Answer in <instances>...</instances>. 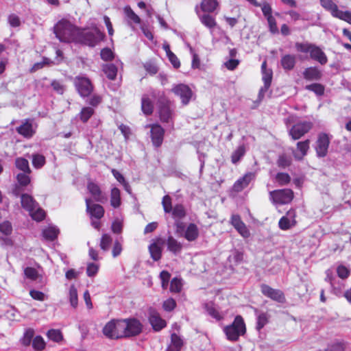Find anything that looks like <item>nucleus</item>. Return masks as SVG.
<instances>
[{
	"label": "nucleus",
	"mask_w": 351,
	"mask_h": 351,
	"mask_svg": "<svg viewBox=\"0 0 351 351\" xmlns=\"http://www.w3.org/2000/svg\"><path fill=\"white\" fill-rule=\"evenodd\" d=\"M79 28L66 19H61L53 27V33L62 43H75Z\"/></svg>",
	"instance_id": "f257e3e1"
},
{
	"label": "nucleus",
	"mask_w": 351,
	"mask_h": 351,
	"mask_svg": "<svg viewBox=\"0 0 351 351\" xmlns=\"http://www.w3.org/2000/svg\"><path fill=\"white\" fill-rule=\"evenodd\" d=\"M104 38L105 34L98 28H95L92 30L79 28L75 43L93 47L103 40Z\"/></svg>",
	"instance_id": "f03ea898"
},
{
	"label": "nucleus",
	"mask_w": 351,
	"mask_h": 351,
	"mask_svg": "<svg viewBox=\"0 0 351 351\" xmlns=\"http://www.w3.org/2000/svg\"><path fill=\"white\" fill-rule=\"evenodd\" d=\"M228 340L237 341L241 336L246 332V327L243 318L241 315H237L233 322L225 326L223 329Z\"/></svg>",
	"instance_id": "7ed1b4c3"
},
{
	"label": "nucleus",
	"mask_w": 351,
	"mask_h": 351,
	"mask_svg": "<svg viewBox=\"0 0 351 351\" xmlns=\"http://www.w3.org/2000/svg\"><path fill=\"white\" fill-rule=\"evenodd\" d=\"M295 47L299 52L309 53L311 58L318 62L322 65L326 64L328 62V58L325 53L319 47L315 44L297 43Z\"/></svg>",
	"instance_id": "20e7f679"
},
{
	"label": "nucleus",
	"mask_w": 351,
	"mask_h": 351,
	"mask_svg": "<svg viewBox=\"0 0 351 351\" xmlns=\"http://www.w3.org/2000/svg\"><path fill=\"white\" fill-rule=\"evenodd\" d=\"M162 206L165 213H171V217L176 220H182L186 217L187 213L182 204L172 206V199L170 195H165L162 199Z\"/></svg>",
	"instance_id": "39448f33"
},
{
	"label": "nucleus",
	"mask_w": 351,
	"mask_h": 351,
	"mask_svg": "<svg viewBox=\"0 0 351 351\" xmlns=\"http://www.w3.org/2000/svg\"><path fill=\"white\" fill-rule=\"evenodd\" d=\"M291 118L285 119V123L288 128L289 135L293 141L298 140L308 133L313 127V123L308 121H301L289 125Z\"/></svg>",
	"instance_id": "423d86ee"
},
{
	"label": "nucleus",
	"mask_w": 351,
	"mask_h": 351,
	"mask_svg": "<svg viewBox=\"0 0 351 351\" xmlns=\"http://www.w3.org/2000/svg\"><path fill=\"white\" fill-rule=\"evenodd\" d=\"M123 322L122 319H111L102 329L103 334L110 339L125 338Z\"/></svg>",
	"instance_id": "0eeeda50"
},
{
	"label": "nucleus",
	"mask_w": 351,
	"mask_h": 351,
	"mask_svg": "<svg viewBox=\"0 0 351 351\" xmlns=\"http://www.w3.org/2000/svg\"><path fill=\"white\" fill-rule=\"evenodd\" d=\"M293 197V191L290 189L275 190L270 192V198L276 205L288 204L291 202Z\"/></svg>",
	"instance_id": "6e6552de"
},
{
	"label": "nucleus",
	"mask_w": 351,
	"mask_h": 351,
	"mask_svg": "<svg viewBox=\"0 0 351 351\" xmlns=\"http://www.w3.org/2000/svg\"><path fill=\"white\" fill-rule=\"evenodd\" d=\"M158 114L162 123L173 122V110L171 108V101L165 97L158 99Z\"/></svg>",
	"instance_id": "1a4fd4ad"
},
{
	"label": "nucleus",
	"mask_w": 351,
	"mask_h": 351,
	"mask_svg": "<svg viewBox=\"0 0 351 351\" xmlns=\"http://www.w3.org/2000/svg\"><path fill=\"white\" fill-rule=\"evenodd\" d=\"M74 84L79 95L82 97H87L91 95L94 86L89 78L82 76H76Z\"/></svg>",
	"instance_id": "9d476101"
},
{
	"label": "nucleus",
	"mask_w": 351,
	"mask_h": 351,
	"mask_svg": "<svg viewBox=\"0 0 351 351\" xmlns=\"http://www.w3.org/2000/svg\"><path fill=\"white\" fill-rule=\"evenodd\" d=\"M331 136L324 132L318 134L315 144L316 155L318 158H324L327 156Z\"/></svg>",
	"instance_id": "9b49d317"
},
{
	"label": "nucleus",
	"mask_w": 351,
	"mask_h": 351,
	"mask_svg": "<svg viewBox=\"0 0 351 351\" xmlns=\"http://www.w3.org/2000/svg\"><path fill=\"white\" fill-rule=\"evenodd\" d=\"M125 338L134 337L142 332L143 325L136 318L123 319Z\"/></svg>",
	"instance_id": "f8f14e48"
},
{
	"label": "nucleus",
	"mask_w": 351,
	"mask_h": 351,
	"mask_svg": "<svg viewBox=\"0 0 351 351\" xmlns=\"http://www.w3.org/2000/svg\"><path fill=\"white\" fill-rule=\"evenodd\" d=\"M296 224V210L291 208L279 219L278 228L281 230L286 231L293 228Z\"/></svg>",
	"instance_id": "ddd939ff"
},
{
	"label": "nucleus",
	"mask_w": 351,
	"mask_h": 351,
	"mask_svg": "<svg viewBox=\"0 0 351 351\" xmlns=\"http://www.w3.org/2000/svg\"><path fill=\"white\" fill-rule=\"evenodd\" d=\"M85 202L86 212L89 215L91 219H95L100 220L102 217H104L105 210L101 205L93 203L90 198H86L85 199Z\"/></svg>",
	"instance_id": "4468645a"
},
{
	"label": "nucleus",
	"mask_w": 351,
	"mask_h": 351,
	"mask_svg": "<svg viewBox=\"0 0 351 351\" xmlns=\"http://www.w3.org/2000/svg\"><path fill=\"white\" fill-rule=\"evenodd\" d=\"M171 90L176 95L180 97L183 105H187L193 96L191 89L184 84L176 85Z\"/></svg>",
	"instance_id": "2eb2a0df"
},
{
	"label": "nucleus",
	"mask_w": 351,
	"mask_h": 351,
	"mask_svg": "<svg viewBox=\"0 0 351 351\" xmlns=\"http://www.w3.org/2000/svg\"><path fill=\"white\" fill-rule=\"evenodd\" d=\"M149 127L152 143L155 147H160L163 143L165 130L159 124H152Z\"/></svg>",
	"instance_id": "dca6fc26"
},
{
	"label": "nucleus",
	"mask_w": 351,
	"mask_h": 351,
	"mask_svg": "<svg viewBox=\"0 0 351 351\" xmlns=\"http://www.w3.org/2000/svg\"><path fill=\"white\" fill-rule=\"evenodd\" d=\"M87 190L95 202L104 204L107 201L106 193L97 183L89 181L87 184Z\"/></svg>",
	"instance_id": "f3484780"
},
{
	"label": "nucleus",
	"mask_w": 351,
	"mask_h": 351,
	"mask_svg": "<svg viewBox=\"0 0 351 351\" xmlns=\"http://www.w3.org/2000/svg\"><path fill=\"white\" fill-rule=\"evenodd\" d=\"M230 223L243 237L248 238L250 236V230L242 221L239 215H232Z\"/></svg>",
	"instance_id": "a211bd4d"
},
{
	"label": "nucleus",
	"mask_w": 351,
	"mask_h": 351,
	"mask_svg": "<svg viewBox=\"0 0 351 351\" xmlns=\"http://www.w3.org/2000/svg\"><path fill=\"white\" fill-rule=\"evenodd\" d=\"M149 322L155 331H160L167 326L166 321L153 308L149 310Z\"/></svg>",
	"instance_id": "6ab92c4d"
},
{
	"label": "nucleus",
	"mask_w": 351,
	"mask_h": 351,
	"mask_svg": "<svg viewBox=\"0 0 351 351\" xmlns=\"http://www.w3.org/2000/svg\"><path fill=\"white\" fill-rule=\"evenodd\" d=\"M255 177L254 173L252 172L246 173L243 177L238 179L233 184L232 191L234 193L241 192L247 188L252 180Z\"/></svg>",
	"instance_id": "aec40b11"
},
{
	"label": "nucleus",
	"mask_w": 351,
	"mask_h": 351,
	"mask_svg": "<svg viewBox=\"0 0 351 351\" xmlns=\"http://www.w3.org/2000/svg\"><path fill=\"white\" fill-rule=\"evenodd\" d=\"M17 133L25 138H31L35 134L32 120L26 119L21 125L16 128Z\"/></svg>",
	"instance_id": "412c9836"
},
{
	"label": "nucleus",
	"mask_w": 351,
	"mask_h": 351,
	"mask_svg": "<svg viewBox=\"0 0 351 351\" xmlns=\"http://www.w3.org/2000/svg\"><path fill=\"white\" fill-rule=\"evenodd\" d=\"M265 295L278 303H285L286 301L284 293L280 289L271 288L265 285Z\"/></svg>",
	"instance_id": "4be33fe9"
},
{
	"label": "nucleus",
	"mask_w": 351,
	"mask_h": 351,
	"mask_svg": "<svg viewBox=\"0 0 351 351\" xmlns=\"http://www.w3.org/2000/svg\"><path fill=\"white\" fill-rule=\"evenodd\" d=\"M162 243L163 241L159 238L155 242L150 244L148 247L150 256L154 261H158L162 257Z\"/></svg>",
	"instance_id": "5701e85b"
},
{
	"label": "nucleus",
	"mask_w": 351,
	"mask_h": 351,
	"mask_svg": "<svg viewBox=\"0 0 351 351\" xmlns=\"http://www.w3.org/2000/svg\"><path fill=\"white\" fill-rule=\"evenodd\" d=\"M302 75L307 81H318L322 77L321 71L316 66H310L305 69Z\"/></svg>",
	"instance_id": "b1692460"
},
{
	"label": "nucleus",
	"mask_w": 351,
	"mask_h": 351,
	"mask_svg": "<svg viewBox=\"0 0 351 351\" xmlns=\"http://www.w3.org/2000/svg\"><path fill=\"white\" fill-rule=\"evenodd\" d=\"M21 206L29 213L32 212L33 210H35L38 206V203L33 198V197L27 193L21 195Z\"/></svg>",
	"instance_id": "393cba45"
},
{
	"label": "nucleus",
	"mask_w": 351,
	"mask_h": 351,
	"mask_svg": "<svg viewBox=\"0 0 351 351\" xmlns=\"http://www.w3.org/2000/svg\"><path fill=\"white\" fill-rule=\"evenodd\" d=\"M310 141L308 139L304 141H300L297 143V150L293 152L294 157L298 160H301L302 158L307 154L309 149Z\"/></svg>",
	"instance_id": "a878e982"
},
{
	"label": "nucleus",
	"mask_w": 351,
	"mask_h": 351,
	"mask_svg": "<svg viewBox=\"0 0 351 351\" xmlns=\"http://www.w3.org/2000/svg\"><path fill=\"white\" fill-rule=\"evenodd\" d=\"M321 6L326 11L329 12L330 14L336 18L339 12L337 5L333 0H319Z\"/></svg>",
	"instance_id": "bb28decb"
},
{
	"label": "nucleus",
	"mask_w": 351,
	"mask_h": 351,
	"mask_svg": "<svg viewBox=\"0 0 351 351\" xmlns=\"http://www.w3.org/2000/svg\"><path fill=\"white\" fill-rule=\"evenodd\" d=\"M167 250L174 254L180 253L182 250V245L172 236H169L167 239Z\"/></svg>",
	"instance_id": "cd10ccee"
},
{
	"label": "nucleus",
	"mask_w": 351,
	"mask_h": 351,
	"mask_svg": "<svg viewBox=\"0 0 351 351\" xmlns=\"http://www.w3.org/2000/svg\"><path fill=\"white\" fill-rule=\"evenodd\" d=\"M296 63L295 55L287 54L283 56L280 60V64L285 71H291Z\"/></svg>",
	"instance_id": "c85d7f7f"
},
{
	"label": "nucleus",
	"mask_w": 351,
	"mask_h": 351,
	"mask_svg": "<svg viewBox=\"0 0 351 351\" xmlns=\"http://www.w3.org/2000/svg\"><path fill=\"white\" fill-rule=\"evenodd\" d=\"M199 230L196 224L191 223L188 225L184 237L189 241H193L197 239Z\"/></svg>",
	"instance_id": "c756f323"
},
{
	"label": "nucleus",
	"mask_w": 351,
	"mask_h": 351,
	"mask_svg": "<svg viewBox=\"0 0 351 351\" xmlns=\"http://www.w3.org/2000/svg\"><path fill=\"white\" fill-rule=\"evenodd\" d=\"M219 5L217 0H202L200 8L204 12L213 13L217 9Z\"/></svg>",
	"instance_id": "7c9ffc66"
},
{
	"label": "nucleus",
	"mask_w": 351,
	"mask_h": 351,
	"mask_svg": "<svg viewBox=\"0 0 351 351\" xmlns=\"http://www.w3.org/2000/svg\"><path fill=\"white\" fill-rule=\"evenodd\" d=\"M183 346L182 339L176 333L171 335V343L167 348V351H180Z\"/></svg>",
	"instance_id": "2f4dec72"
},
{
	"label": "nucleus",
	"mask_w": 351,
	"mask_h": 351,
	"mask_svg": "<svg viewBox=\"0 0 351 351\" xmlns=\"http://www.w3.org/2000/svg\"><path fill=\"white\" fill-rule=\"evenodd\" d=\"M141 110L146 115H151L153 113V102L147 95H143L141 99Z\"/></svg>",
	"instance_id": "473e14b6"
},
{
	"label": "nucleus",
	"mask_w": 351,
	"mask_h": 351,
	"mask_svg": "<svg viewBox=\"0 0 351 351\" xmlns=\"http://www.w3.org/2000/svg\"><path fill=\"white\" fill-rule=\"evenodd\" d=\"M121 204V199L120 190L117 187H114L110 191V205L114 208H117Z\"/></svg>",
	"instance_id": "72a5a7b5"
},
{
	"label": "nucleus",
	"mask_w": 351,
	"mask_h": 351,
	"mask_svg": "<svg viewBox=\"0 0 351 351\" xmlns=\"http://www.w3.org/2000/svg\"><path fill=\"white\" fill-rule=\"evenodd\" d=\"M15 166L19 170H21L25 173L30 174L32 173V170L29 168V162L24 158H16L15 160Z\"/></svg>",
	"instance_id": "f704fd0d"
},
{
	"label": "nucleus",
	"mask_w": 351,
	"mask_h": 351,
	"mask_svg": "<svg viewBox=\"0 0 351 351\" xmlns=\"http://www.w3.org/2000/svg\"><path fill=\"white\" fill-rule=\"evenodd\" d=\"M94 114L95 110L93 108L90 106L83 107L79 113V118L82 123H85Z\"/></svg>",
	"instance_id": "c9c22d12"
},
{
	"label": "nucleus",
	"mask_w": 351,
	"mask_h": 351,
	"mask_svg": "<svg viewBox=\"0 0 351 351\" xmlns=\"http://www.w3.org/2000/svg\"><path fill=\"white\" fill-rule=\"evenodd\" d=\"M124 13L128 19L134 24L138 25L141 22V18L133 11L129 5H126L124 8Z\"/></svg>",
	"instance_id": "e433bc0d"
},
{
	"label": "nucleus",
	"mask_w": 351,
	"mask_h": 351,
	"mask_svg": "<svg viewBox=\"0 0 351 351\" xmlns=\"http://www.w3.org/2000/svg\"><path fill=\"white\" fill-rule=\"evenodd\" d=\"M103 71L109 80H114L117 75V67L114 64H108L104 66Z\"/></svg>",
	"instance_id": "4c0bfd02"
},
{
	"label": "nucleus",
	"mask_w": 351,
	"mask_h": 351,
	"mask_svg": "<svg viewBox=\"0 0 351 351\" xmlns=\"http://www.w3.org/2000/svg\"><path fill=\"white\" fill-rule=\"evenodd\" d=\"M346 344L343 341H335L327 345L324 349H319L318 351H345Z\"/></svg>",
	"instance_id": "58836bf2"
},
{
	"label": "nucleus",
	"mask_w": 351,
	"mask_h": 351,
	"mask_svg": "<svg viewBox=\"0 0 351 351\" xmlns=\"http://www.w3.org/2000/svg\"><path fill=\"white\" fill-rule=\"evenodd\" d=\"M304 88L307 90L313 92L317 96H322L324 94L325 87L319 83H313L305 86Z\"/></svg>",
	"instance_id": "ea45409f"
},
{
	"label": "nucleus",
	"mask_w": 351,
	"mask_h": 351,
	"mask_svg": "<svg viewBox=\"0 0 351 351\" xmlns=\"http://www.w3.org/2000/svg\"><path fill=\"white\" fill-rule=\"evenodd\" d=\"M201 23L209 29H213L217 25V22L213 16L209 14H203L199 17Z\"/></svg>",
	"instance_id": "a19ab883"
},
{
	"label": "nucleus",
	"mask_w": 351,
	"mask_h": 351,
	"mask_svg": "<svg viewBox=\"0 0 351 351\" xmlns=\"http://www.w3.org/2000/svg\"><path fill=\"white\" fill-rule=\"evenodd\" d=\"M245 154V147L244 145H239L235 149L231 156V161L233 164L237 163Z\"/></svg>",
	"instance_id": "79ce46f5"
},
{
	"label": "nucleus",
	"mask_w": 351,
	"mask_h": 351,
	"mask_svg": "<svg viewBox=\"0 0 351 351\" xmlns=\"http://www.w3.org/2000/svg\"><path fill=\"white\" fill-rule=\"evenodd\" d=\"M32 165L36 169L42 168L46 162L45 157L40 154H34L32 155Z\"/></svg>",
	"instance_id": "37998d69"
},
{
	"label": "nucleus",
	"mask_w": 351,
	"mask_h": 351,
	"mask_svg": "<svg viewBox=\"0 0 351 351\" xmlns=\"http://www.w3.org/2000/svg\"><path fill=\"white\" fill-rule=\"evenodd\" d=\"M112 243V239L108 234H104L100 239L99 247L104 252H106L109 250L110 246Z\"/></svg>",
	"instance_id": "c03bdc74"
},
{
	"label": "nucleus",
	"mask_w": 351,
	"mask_h": 351,
	"mask_svg": "<svg viewBox=\"0 0 351 351\" xmlns=\"http://www.w3.org/2000/svg\"><path fill=\"white\" fill-rule=\"evenodd\" d=\"M29 213L32 218L36 221H41L44 220L46 217L45 211L38 206L35 210H32V212Z\"/></svg>",
	"instance_id": "a18cd8bd"
},
{
	"label": "nucleus",
	"mask_w": 351,
	"mask_h": 351,
	"mask_svg": "<svg viewBox=\"0 0 351 351\" xmlns=\"http://www.w3.org/2000/svg\"><path fill=\"white\" fill-rule=\"evenodd\" d=\"M47 337L56 343H59L63 340V335L60 330L51 329L47 332Z\"/></svg>",
	"instance_id": "49530a36"
},
{
	"label": "nucleus",
	"mask_w": 351,
	"mask_h": 351,
	"mask_svg": "<svg viewBox=\"0 0 351 351\" xmlns=\"http://www.w3.org/2000/svg\"><path fill=\"white\" fill-rule=\"evenodd\" d=\"M69 301L71 306L76 308L78 305L77 291L74 285H71L69 289Z\"/></svg>",
	"instance_id": "de8ad7c7"
},
{
	"label": "nucleus",
	"mask_w": 351,
	"mask_h": 351,
	"mask_svg": "<svg viewBox=\"0 0 351 351\" xmlns=\"http://www.w3.org/2000/svg\"><path fill=\"white\" fill-rule=\"evenodd\" d=\"M182 289V280L178 278H173L170 282L169 290L172 293H178Z\"/></svg>",
	"instance_id": "09e8293b"
},
{
	"label": "nucleus",
	"mask_w": 351,
	"mask_h": 351,
	"mask_svg": "<svg viewBox=\"0 0 351 351\" xmlns=\"http://www.w3.org/2000/svg\"><path fill=\"white\" fill-rule=\"evenodd\" d=\"M34 335V331L32 328L27 329L22 337L21 342L22 345L24 346H28L30 345L31 342L33 341V337Z\"/></svg>",
	"instance_id": "8fccbe9b"
},
{
	"label": "nucleus",
	"mask_w": 351,
	"mask_h": 351,
	"mask_svg": "<svg viewBox=\"0 0 351 351\" xmlns=\"http://www.w3.org/2000/svg\"><path fill=\"white\" fill-rule=\"evenodd\" d=\"M343 282L337 279L336 282L330 285L331 293L337 296H341L343 293Z\"/></svg>",
	"instance_id": "3c124183"
},
{
	"label": "nucleus",
	"mask_w": 351,
	"mask_h": 351,
	"mask_svg": "<svg viewBox=\"0 0 351 351\" xmlns=\"http://www.w3.org/2000/svg\"><path fill=\"white\" fill-rule=\"evenodd\" d=\"M32 347L36 351H42L45 348V342L41 336H36L33 339Z\"/></svg>",
	"instance_id": "603ef678"
},
{
	"label": "nucleus",
	"mask_w": 351,
	"mask_h": 351,
	"mask_svg": "<svg viewBox=\"0 0 351 351\" xmlns=\"http://www.w3.org/2000/svg\"><path fill=\"white\" fill-rule=\"evenodd\" d=\"M16 180L21 186H27L31 182L29 174L24 172L20 173L16 176Z\"/></svg>",
	"instance_id": "864d4df0"
},
{
	"label": "nucleus",
	"mask_w": 351,
	"mask_h": 351,
	"mask_svg": "<svg viewBox=\"0 0 351 351\" xmlns=\"http://www.w3.org/2000/svg\"><path fill=\"white\" fill-rule=\"evenodd\" d=\"M205 308L207 313L213 318L217 320H221L222 319V316L220 315L219 312L215 308L213 304H206Z\"/></svg>",
	"instance_id": "5fc2aeb1"
},
{
	"label": "nucleus",
	"mask_w": 351,
	"mask_h": 351,
	"mask_svg": "<svg viewBox=\"0 0 351 351\" xmlns=\"http://www.w3.org/2000/svg\"><path fill=\"white\" fill-rule=\"evenodd\" d=\"M43 237L49 241H54L58 234V230L56 228L49 227L43 231Z\"/></svg>",
	"instance_id": "6e6d98bb"
},
{
	"label": "nucleus",
	"mask_w": 351,
	"mask_h": 351,
	"mask_svg": "<svg viewBox=\"0 0 351 351\" xmlns=\"http://www.w3.org/2000/svg\"><path fill=\"white\" fill-rule=\"evenodd\" d=\"M338 276L341 279H346L350 274V269L343 265H340L337 268Z\"/></svg>",
	"instance_id": "4d7b16f0"
},
{
	"label": "nucleus",
	"mask_w": 351,
	"mask_h": 351,
	"mask_svg": "<svg viewBox=\"0 0 351 351\" xmlns=\"http://www.w3.org/2000/svg\"><path fill=\"white\" fill-rule=\"evenodd\" d=\"M101 58L104 61H111L114 59V53L108 48L105 47L101 50L100 52Z\"/></svg>",
	"instance_id": "13d9d810"
},
{
	"label": "nucleus",
	"mask_w": 351,
	"mask_h": 351,
	"mask_svg": "<svg viewBox=\"0 0 351 351\" xmlns=\"http://www.w3.org/2000/svg\"><path fill=\"white\" fill-rule=\"evenodd\" d=\"M176 302L174 299L170 298L163 302L162 308L167 312L173 311L176 307Z\"/></svg>",
	"instance_id": "bf43d9fd"
},
{
	"label": "nucleus",
	"mask_w": 351,
	"mask_h": 351,
	"mask_svg": "<svg viewBox=\"0 0 351 351\" xmlns=\"http://www.w3.org/2000/svg\"><path fill=\"white\" fill-rule=\"evenodd\" d=\"M24 274L27 278L32 280H36L38 276V271L31 267H27L24 269Z\"/></svg>",
	"instance_id": "052dcab7"
},
{
	"label": "nucleus",
	"mask_w": 351,
	"mask_h": 351,
	"mask_svg": "<svg viewBox=\"0 0 351 351\" xmlns=\"http://www.w3.org/2000/svg\"><path fill=\"white\" fill-rule=\"evenodd\" d=\"M0 232L5 236L10 235L12 232L11 223L5 221L0 223Z\"/></svg>",
	"instance_id": "680f3d73"
},
{
	"label": "nucleus",
	"mask_w": 351,
	"mask_h": 351,
	"mask_svg": "<svg viewBox=\"0 0 351 351\" xmlns=\"http://www.w3.org/2000/svg\"><path fill=\"white\" fill-rule=\"evenodd\" d=\"M51 86L53 90L59 95H62L64 91V86L58 80H53L51 83Z\"/></svg>",
	"instance_id": "e2e57ef3"
},
{
	"label": "nucleus",
	"mask_w": 351,
	"mask_h": 351,
	"mask_svg": "<svg viewBox=\"0 0 351 351\" xmlns=\"http://www.w3.org/2000/svg\"><path fill=\"white\" fill-rule=\"evenodd\" d=\"M336 18L344 21L351 25V12L350 11L341 10Z\"/></svg>",
	"instance_id": "0e129e2a"
},
{
	"label": "nucleus",
	"mask_w": 351,
	"mask_h": 351,
	"mask_svg": "<svg viewBox=\"0 0 351 351\" xmlns=\"http://www.w3.org/2000/svg\"><path fill=\"white\" fill-rule=\"evenodd\" d=\"M99 270V266L95 263H89L86 268V274L89 277H93L97 274Z\"/></svg>",
	"instance_id": "69168bd1"
},
{
	"label": "nucleus",
	"mask_w": 351,
	"mask_h": 351,
	"mask_svg": "<svg viewBox=\"0 0 351 351\" xmlns=\"http://www.w3.org/2000/svg\"><path fill=\"white\" fill-rule=\"evenodd\" d=\"M277 181L281 184H286L291 180L289 175L287 173H278L276 175Z\"/></svg>",
	"instance_id": "338daca9"
},
{
	"label": "nucleus",
	"mask_w": 351,
	"mask_h": 351,
	"mask_svg": "<svg viewBox=\"0 0 351 351\" xmlns=\"http://www.w3.org/2000/svg\"><path fill=\"white\" fill-rule=\"evenodd\" d=\"M122 250L123 248L121 243L118 240H115L112 250V256L115 258L119 256L122 252Z\"/></svg>",
	"instance_id": "774afa93"
}]
</instances>
